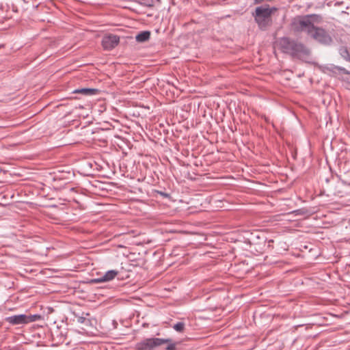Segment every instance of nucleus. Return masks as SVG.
Here are the masks:
<instances>
[{
  "label": "nucleus",
  "instance_id": "nucleus-1",
  "mask_svg": "<svg viewBox=\"0 0 350 350\" xmlns=\"http://www.w3.org/2000/svg\"><path fill=\"white\" fill-rule=\"evenodd\" d=\"M322 21V16L319 14H307L294 18L291 27L295 32H304L308 36L324 46H330L334 40L329 31L323 27L315 26Z\"/></svg>",
  "mask_w": 350,
  "mask_h": 350
},
{
  "label": "nucleus",
  "instance_id": "nucleus-2",
  "mask_svg": "<svg viewBox=\"0 0 350 350\" xmlns=\"http://www.w3.org/2000/svg\"><path fill=\"white\" fill-rule=\"evenodd\" d=\"M280 45L283 52L294 57L305 58L310 54V49L303 43L291 40L288 38H282L280 41Z\"/></svg>",
  "mask_w": 350,
  "mask_h": 350
},
{
  "label": "nucleus",
  "instance_id": "nucleus-3",
  "mask_svg": "<svg viewBox=\"0 0 350 350\" xmlns=\"http://www.w3.org/2000/svg\"><path fill=\"white\" fill-rule=\"evenodd\" d=\"M275 10V8H270L269 5L259 6L256 8L253 16L260 29L265 30L271 25V14Z\"/></svg>",
  "mask_w": 350,
  "mask_h": 350
},
{
  "label": "nucleus",
  "instance_id": "nucleus-4",
  "mask_svg": "<svg viewBox=\"0 0 350 350\" xmlns=\"http://www.w3.org/2000/svg\"><path fill=\"white\" fill-rule=\"evenodd\" d=\"M169 342H171V338H146L137 342L135 345V349L136 350H154V348Z\"/></svg>",
  "mask_w": 350,
  "mask_h": 350
},
{
  "label": "nucleus",
  "instance_id": "nucleus-5",
  "mask_svg": "<svg viewBox=\"0 0 350 350\" xmlns=\"http://www.w3.org/2000/svg\"><path fill=\"white\" fill-rule=\"evenodd\" d=\"M119 42L120 37L117 35L110 33L103 38L102 46L105 50L111 51L114 49Z\"/></svg>",
  "mask_w": 350,
  "mask_h": 350
},
{
  "label": "nucleus",
  "instance_id": "nucleus-6",
  "mask_svg": "<svg viewBox=\"0 0 350 350\" xmlns=\"http://www.w3.org/2000/svg\"><path fill=\"white\" fill-rule=\"evenodd\" d=\"M118 271L116 270H109L107 271L100 278L93 279L91 280V283H102L109 282L115 278V277L118 275Z\"/></svg>",
  "mask_w": 350,
  "mask_h": 350
},
{
  "label": "nucleus",
  "instance_id": "nucleus-7",
  "mask_svg": "<svg viewBox=\"0 0 350 350\" xmlns=\"http://www.w3.org/2000/svg\"><path fill=\"white\" fill-rule=\"evenodd\" d=\"M5 321L11 325L27 324V314H24L8 317H6Z\"/></svg>",
  "mask_w": 350,
  "mask_h": 350
},
{
  "label": "nucleus",
  "instance_id": "nucleus-8",
  "mask_svg": "<svg viewBox=\"0 0 350 350\" xmlns=\"http://www.w3.org/2000/svg\"><path fill=\"white\" fill-rule=\"evenodd\" d=\"M321 68L323 72L333 77L334 76L336 71L341 70V66H336L332 64L323 66Z\"/></svg>",
  "mask_w": 350,
  "mask_h": 350
},
{
  "label": "nucleus",
  "instance_id": "nucleus-9",
  "mask_svg": "<svg viewBox=\"0 0 350 350\" xmlns=\"http://www.w3.org/2000/svg\"><path fill=\"white\" fill-rule=\"evenodd\" d=\"M334 77H338L343 81H349L350 79V71L347 70L344 67H341V70L336 71Z\"/></svg>",
  "mask_w": 350,
  "mask_h": 350
},
{
  "label": "nucleus",
  "instance_id": "nucleus-10",
  "mask_svg": "<svg viewBox=\"0 0 350 350\" xmlns=\"http://www.w3.org/2000/svg\"><path fill=\"white\" fill-rule=\"evenodd\" d=\"M98 89H75L73 94H80L85 96H94L97 94Z\"/></svg>",
  "mask_w": 350,
  "mask_h": 350
},
{
  "label": "nucleus",
  "instance_id": "nucleus-11",
  "mask_svg": "<svg viewBox=\"0 0 350 350\" xmlns=\"http://www.w3.org/2000/svg\"><path fill=\"white\" fill-rule=\"evenodd\" d=\"M150 38V32L149 31H141L135 36V39L138 42H144L148 41Z\"/></svg>",
  "mask_w": 350,
  "mask_h": 350
},
{
  "label": "nucleus",
  "instance_id": "nucleus-12",
  "mask_svg": "<svg viewBox=\"0 0 350 350\" xmlns=\"http://www.w3.org/2000/svg\"><path fill=\"white\" fill-rule=\"evenodd\" d=\"M339 53L341 57L347 62H350V54L348 49L346 47H341L339 49Z\"/></svg>",
  "mask_w": 350,
  "mask_h": 350
},
{
  "label": "nucleus",
  "instance_id": "nucleus-13",
  "mask_svg": "<svg viewBox=\"0 0 350 350\" xmlns=\"http://www.w3.org/2000/svg\"><path fill=\"white\" fill-rule=\"evenodd\" d=\"M41 319H42V316L40 314H35L27 315V323H31V322H35V321H39Z\"/></svg>",
  "mask_w": 350,
  "mask_h": 350
},
{
  "label": "nucleus",
  "instance_id": "nucleus-14",
  "mask_svg": "<svg viewBox=\"0 0 350 350\" xmlns=\"http://www.w3.org/2000/svg\"><path fill=\"white\" fill-rule=\"evenodd\" d=\"M185 324L183 322H178L173 325V328L177 332H183L185 330Z\"/></svg>",
  "mask_w": 350,
  "mask_h": 350
},
{
  "label": "nucleus",
  "instance_id": "nucleus-15",
  "mask_svg": "<svg viewBox=\"0 0 350 350\" xmlns=\"http://www.w3.org/2000/svg\"><path fill=\"white\" fill-rule=\"evenodd\" d=\"M77 322L81 324H84L85 325H89L90 324V320L86 319L84 317H79L77 318Z\"/></svg>",
  "mask_w": 350,
  "mask_h": 350
},
{
  "label": "nucleus",
  "instance_id": "nucleus-16",
  "mask_svg": "<svg viewBox=\"0 0 350 350\" xmlns=\"http://www.w3.org/2000/svg\"><path fill=\"white\" fill-rule=\"evenodd\" d=\"M167 345V346L165 347V349L166 350H176V342H172V340L171 339V342H166Z\"/></svg>",
  "mask_w": 350,
  "mask_h": 350
},
{
  "label": "nucleus",
  "instance_id": "nucleus-17",
  "mask_svg": "<svg viewBox=\"0 0 350 350\" xmlns=\"http://www.w3.org/2000/svg\"><path fill=\"white\" fill-rule=\"evenodd\" d=\"M295 215H304L306 213V211L304 209H297L293 212Z\"/></svg>",
  "mask_w": 350,
  "mask_h": 350
},
{
  "label": "nucleus",
  "instance_id": "nucleus-18",
  "mask_svg": "<svg viewBox=\"0 0 350 350\" xmlns=\"http://www.w3.org/2000/svg\"><path fill=\"white\" fill-rule=\"evenodd\" d=\"M157 193L165 198H169L170 197V195L169 193L161 191H157Z\"/></svg>",
  "mask_w": 350,
  "mask_h": 350
},
{
  "label": "nucleus",
  "instance_id": "nucleus-19",
  "mask_svg": "<svg viewBox=\"0 0 350 350\" xmlns=\"http://www.w3.org/2000/svg\"><path fill=\"white\" fill-rule=\"evenodd\" d=\"M153 5H154V3H153L152 0L151 1V3L146 4V5H148L149 7H152V6H153Z\"/></svg>",
  "mask_w": 350,
  "mask_h": 350
},
{
  "label": "nucleus",
  "instance_id": "nucleus-20",
  "mask_svg": "<svg viewBox=\"0 0 350 350\" xmlns=\"http://www.w3.org/2000/svg\"><path fill=\"white\" fill-rule=\"evenodd\" d=\"M4 99L3 98H0V101H3Z\"/></svg>",
  "mask_w": 350,
  "mask_h": 350
},
{
  "label": "nucleus",
  "instance_id": "nucleus-21",
  "mask_svg": "<svg viewBox=\"0 0 350 350\" xmlns=\"http://www.w3.org/2000/svg\"><path fill=\"white\" fill-rule=\"evenodd\" d=\"M157 1H160V0H157Z\"/></svg>",
  "mask_w": 350,
  "mask_h": 350
}]
</instances>
